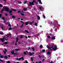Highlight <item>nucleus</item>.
Listing matches in <instances>:
<instances>
[{
    "instance_id": "nucleus-53",
    "label": "nucleus",
    "mask_w": 63,
    "mask_h": 63,
    "mask_svg": "<svg viewBox=\"0 0 63 63\" xmlns=\"http://www.w3.org/2000/svg\"><path fill=\"white\" fill-rule=\"evenodd\" d=\"M24 53L25 54H26V52H24Z\"/></svg>"
},
{
    "instance_id": "nucleus-11",
    "label": "nucleus",
    "mask_w": 63,
    "mask_h": 63,
    "mask_svg": "<svg viewBox=\"0 0 63 63\" xmlns=\"http://www.w3.org/2000/svg\"><path fill=\"white\" fill-rule=\"evenodd\" d=\"M37 0L39 2V4H42V2H41V0Z\"/></svg>"
},
{
    "instance_id": "nucleus-15",
    "label": "nucleus",
    "mask_w": 63,
    "mask_h": 63,
    "mask_svg": "<svg viewBox=\"0 0 63 63\" xmlns=\"http://www.w3.org/2000/svg\"><path fill=\"white\" fill-rule=\"evenodd\" d=\"M24 63H28V62H27V61H26V60H25L24 61V62H23Z\"/></svg>"
},
{
    "instance_id": "nucleus-41",
    "label": "nucleus",
    "mask_w": 63,
    "mask_h": 63,
    "mask_svg": "<svg viewBox=\"0 0 63 63\" xmlns=\"http://www.w3.org/2000/svg\"><path fill=\"white\" fill-rule=\"evenodd\" d=\"M25 32H26L27 33H29V32L27 31H25Z\"/></svg>"
},
{
    "instance_id": "nucleus-56",
    "label": "nucleus",
    "mask_w": 63,
    "mask_h": 63,
    "mask_svg": "<svg viewBox=\"0 0 63 63\" xmlns=\"http://www.w3.org/2000/svg\"><path fill=\"white\" fill-rule=\"evenodd\" d=\"M2 16V15L1 14H0V17H1Z\"/></svg>"
},
{
    "instance_id": "nucleus-64",
    "label": "nucleus",
    "mask_w": 63,
    "mask_h": 63,
    "mask_svg": "<svg viewBox=\"0 0 63 63\" xmlns=\"http://www.w3.org/2000/svg\"><path fill=\"white\" fill-rule=\"evenodd\" d=\"M16 63H18V62H16Z\"/></svg>"
},
{
    "instance_id": "nucleus-26",
    "label": "nucleus",
    "mask_w": 63,
    "mask_h": 63,
    "mask_svg": "<svg viewBox=\"0 0 63 63\" xmlns=\"http://www.w3.org/2000/svg\"><path fill=\"white\" fill-rule=\"evenodd\" d=\"M42 51L43 52H45V49H43L42 50Z\"/></svg>"
},
{
    "instance_id": "nucleus-40",
    "label": "nucleus",
    "mask_w": 63,
    "mask_h": 63,
    "mask_svg": "<svg viewBox=\"0 0 63 63\" xmlns=\"http://www.w3.org/2000/svg\"><path fill=\"white\" fill-rule=\"evenodd\" d=\"M39 8L40 10H42V8H41V7H39Z\"/></svg>"
},
{
    "instance_id": "nucleus-50",
    "label": "nucleus",
    "mask_w": 63,
    "mask_h": 63,
    "mask_svg": "<svg viewBox=\"0 0 63 63\" xmlns=\"http://www.w3.org/2000/svg\"><path fill=\"white\" fill-rule=\"evenodd\" d=\"M38 63H42V62H41V61H40L39 62H38Z\"/></svg>"
},
{
    "instance_id": "nucleus-45",
    "label": "nucleus",
    "mask_w": 63,
    "mask_h": 63,
    "mask_svg": "<svg viewBox=\"0 0 63 63\" xmlns=\"http://www.w3.org/2000/svg\"><path fill=\"white\" fill-rule=\"evenodd\" d=\"M23 24H22V25H21V27H23Z\"/></svg>"
},
{
    "instance_id": "nucleus-61",
    "label": "nucleus",
    "mask_w": 63,
    "mask_h": 63,
    "mask_svg": "<svg viewBox=\"0 0 63 63\" xmlns=\"http://www.w3.org/2000/svg\"><path fill=\"white\" fill-rule=\"evenodd\" d=\"M9 57H10V55H8Z\"/></svg>"
},
{
    "instance_id": "nucleus-20",
    "label": "nucleus",
    "mask_w": 63,
    "mask_h": 63,
    "mask_svg": "<svg viewBox=\"0 0 63 63\" xmlns=\"http://www.w3.org/2000/svg\"><path fill=\"white\" fill-rule=\"evenodd\" d=\"M8 43H7V42H5L4 43H3V44H6V45H7V44Z\"/></svg>"
},
{
    "instance_id": "nucleus-19",
    "label": "nucleus",
    "mask_w": 63,
    "mask_h": 63,
    "mask_svg": "<svg viewBox=\"0 0 63 63\" xmlns=\"http://www.w3.org/2000/svg\"><path fill=\"white\" fill-rule=\"evenodd\" d=\"M4 11V9H2L1 11L0 12V13H2V12H3V11Z\"/></svg>"
},
{
    "instance_id": "nucleus-13",
    "label": "nucleus",
    "mask_w": 63,
    "mask_h": 63,
    "mask_svg": "<svg viewBox=\"0 0 63 63\" xmlns=\"http://www.w3.org/2000/svg\"><path fill=\"white\" fill-rule=\"evenodd\" d=\"M18 38L17 37L16 38V42H18Z\"/></svg>"
},
{
    "instance_id": "nucleus-27",
    "label": "nucleus",
    "mask_w": 63,
    "mask_h": 63,
    "mask_svg": "<svg viewBox=\"0 0 63 63\" xmlns=\"http://www.w3.org/2000/svg\"><path fill=\"white\" fill-rule=\"evenodd\" d=\"M4 58H6V59H7V58L8 57L6 56H4Z\"/></svg>"
},
{
    "instance_id": "nucleus-25",
    "label": "nucleus",
    "mask_w": 63,
    "mask_h": 63,
    "mask_svg": "<svg viewBox=\"0 0 63 63\" xmlns=\"http://www.w3.org/2000/svg\"><path fill=\"white\" fill-rule=\"evenodd\" d=\"M0 8H2V7H3V5L1 4H0Z\"/></svg>"
},
{
    "instance_id": "nucleus-23",
    "label": "nucleus",
    "mask_w": 63,
    "mask_h": 63,
    "mask_svg": "<svg viewBox=\"0 0 63 63\" xmlns=\"http://www.w3.org/2000/svg\"><path fill=\"white\" fill-rule=\"evenodd\" d=\"M23 35H21V36L20 38L22 39V37H23Z\"/></svg>"
},
{
    "instance_id": "nucleus-21",
    "label": "nucleus",
    "mask_w": 63,
    "mask_h": 63,
    "mask_svg": "<svg viewBox=\"0 0 63 63\" xmlns=\"http://www.w3.org/2000/svg\"><path fill=\"white\" fill-rule=\"evenodd\" d=\"M40 48H43V46L42 45H41L40 46Z\"/></svg>"
},
{
    "instance_id": "nucleus-46",
    "label": "nucleus",
    "mask_w": 63,
    "mask_h": 63,
    "mask_svg": "<svg viewBox=\"0 0 63 63\" xmlns=\"http://www.w3.org/2000/svg\"><path fill=\"white\" fill-rule=\"evenodd\" d=\"M7 62V63H10V62L9 61H8Z\"/></svg>"
},
{
    "instance_id": "nucleus-59",
    "label": "nucleus",
    "mask_w": 63,
    "mask_h": 63,
    "mask_svg": "<svg viewBox=\"0 0 63 63\" xmlns=\"http://www.w3.org/2000/svg\"><path fill=\"white\" fill-rule=\"evenodd\" d=\"M21 20H23V19L21 18Z\"/></svg>"
},
{
    "instance_id": "nucleus-8",
    "label": "nucleus",
    "mask_w": 63,
    "mask_h": 63,
    "mask_svg": "<svg viewBox=\"0 0 63 63\" xmlns=\"http://www.w3.org/2000/svg\"><path fill=\"white\" fill-rule=\"evenodd\" d=\"M51 39L52 40H55V36H53L52 37Z\"/></svg>"
},
{
    "instance_id": "nucleus-1",
    "label": "nucleus",
    "mask_w": 63,
    "mask_h": 63,
    "mask_svg": "<svg viewBox=\"0 0 63 63\" xmlns=\"http://www.w3.org/2000/svg\"><path fill=\"white\" fill-rule=\"evenodd\" d=\"M47 47L48 49H52L51 50V51L53 49L54 51H55L56 49H58V48L57 47V46H55L53 48L52 47H49V46H48V45H47Z\"/></svg>"
},
{
    "instance_id": "nucleus-29",
    "label": "nucleus",
    "mask_w": 63,
    "mask_h": 63,
    "mask_svg": "<svg viewBox=\"0 0 63 63\" xmlns=\"http://www.w3.org/2000/svg\"><path fill=\"white\" fill-rule=\"evenodd\" d=\"M9 30H11L12 29V28L11 27L9 28Z\"/></svg>"
},
{
    "instance_id": "nucleus-9",
    "label": "nucleus",
    "mask_w": 63,
    "mask_h": 63,
    "mask_svg": "<svg viewBox=\"0 0 63 63\" xmlns=\"http://www.w3.org/2000/svg\"><path fill=\"white\" fill-rule=\"evenodd\" d=\"M4 49L5 50V51L4 50L3 51L4 52V53L5 54L6 53V52H7V50L6 49Z\"/></svg>"
},
{
    "instance_id": "nucleus-60",
    "label": "nucleus",
    "mask_w": 63,
    "mask_h": 63,
    "mask_svg": "<svg viewBox=\"0 0 63 63\" xmlns=\"http://www.w3.org/2000/svg\"><path fill=\"white\" fill-rule=\"evenodd\" d=\"M5 2H6V0H3Z\"/></svg>"
},
{
    "instance_id": "nucleus-44",
    "label": "nucleus",
    "mask_w": 63,
    "mask_h": 63,
    "mask_svg": "<svg viewBox=\"0 0 63 63\" xmlns=\"http://www.w3.org/2000/svg\"><path fill=\"white\" fill-rule=\"evenodd\" d=\"M21 15H22V16H24V14L22 13H21Z\"/></svg>"
},
{
    "instance_id": "nucleus-24",
    "label": "nucleus",
    "mask_w": 63,
    "mask_h": 63,
    "mask_svg": "<svg viewBox=\"0 0 63 63\" xmlns=\"http://www.w3.org/2000/svg\"><path fill=\"white\" fill-rule=\"evenodd\" d=\"M31 60H32V61H33V58L31 57Z\"/></svg>"
},
{
    "instance_id": "nucleus-35",
    "label": "nucleus",
    "mask_w": 63,
    "mask_h": 63,
    "mask_svg": "<svg viewBox=\"0 0 63 63\" xmlns=\"http://www.w3.org/2000/svg\"><path fill=\"white\" fill-rule=\"evenodd\" d=\"M27 10V9L26 8H24V11H26V10Z\"/></svg>"
},
{
    "instance_id": "nucleus-43",
    "label": "nucleus",
    "mask_w": 63,
    "mask_h": 63,
    "mask_svg": "<svg viewBox=\"0 0 63 63\" xmlns=\"http://www.w3.org/2000/svg\"><path fill=\"white\" fill-rule=\"evenodd\" d=\"M32 48L33 50V51H34V50H34V48L33 47V48Z\"/></svg>"
},
{
    "instance_id": "nucleus-57",
    "label": "nucleus",
    "mask_w": 63,
    "mask_h": 63,
    "mask_svg": "<svg viewBox=\"0 0 63 63\" xmlns=\"http://www.w3.org/2000/svg\"><path fill=\"white\" fill-rule=\"evenodd\" d=\"M44 60H45V59H43V60H42V62H44Z\"/></svg>"
},
{
    "instance_id": "nucleus-30",
    "label": "nucleus",
    "mask_w": 63,
    "mask_h": 63,
    "mask_svg": "<svg viewBox=\"0 0 63 63\" xmlns=\"http://www.w3.org/2000/svg\"><path fill=\"white\" fill-rule=\"evenodd\" d=\"M11 10L12 11H16V10H15V9H12Z\"/></svg>"
},
{
    "instance_id": "nucleus-63",
    "label": "nucleus",
    "mask_w": 63,
    "mask_h": 63,
    "mask_svg": "<svg viewBox=\"0 0 63 63\" xmlns=\"http://www.w3.org/2000/svg\"><path fill=\"white\" fill-rule=\"evenodd\" d=\"M6 41H7V40H8V39H6V40H5Z\"/></svg>"
},
{
    "instance_id": "nucleus-5",
    "label": "nucleus",
    "mask_w": 63,
    "mask_h": 63,
    "mask_svg": "<svg viewBox=\"0 0 63 63\" xmlns=\"http://www.w3.org/2000/svg\"><path fill=\"white\" fill-rule=\"evenodd\" d=\"M4 8L5 10V11L7 12H9V10L8 8L7 7H3Z\"/></svg>"
},
{
    "instance_id": "nucleus-18",
    "label": "nucleus",
    "mask_w": 63,
    "mask_h": 63,
    "mask_svg": "<svg viewBox=\"0 0 63 63\" xmlns=\"http://www.w3.org/2000/svg\"><path fill=\"white\" fill-rule=\"evenodd\" d=\"M37 18L39 20L40 19V16H37Z\"/></svg>"
},
{
    "instance_id": "nucleus-62",
    "label": "nucleus",
    "mask_w": 63,
    "mask_h": 63,
    "mask_svg": "<svg viewBox=\"0 0 63 63\" xmlns=\"http://www.w3.org/2000/svg\"><path fill=\"white\" fill-rule=\"evenodd\" d=\"M28 38H30V36H28Z\"/></svg>"
},
{
    "instance_id": "nucleus-12",
    "label": "nucleus",
    "mask_w": 63,
    "mask_h": 63,
    "mask_svg": "<svg viewBox=\"0 0 63 63\" xmlns=\"http://www.w3.org/2000/svg\"><path fill=\"white\" fill-rule=\"evenodd\" d=\"M51 53L50 52H47V55H49L50 54H51Z\"/></svg>"
},
{
    "instance_id": "nucleus-55",
    "label": "nucleus",
    "mask_w": 63,
    "mask_h": 63,
    "mask_svg": "<svg viewBox=\"0 0 63 63\" xmlns=\"http://www.w3.org/2000/svg\"><path fill=\"white\" fill-rule=\"evenodd\" d=\"M57 28H56V29H55V31H56V30H57Z\"/></svg>"
},
{
    "instance_id": "nucleus-2",
    "label": "nucleus",
    "mask_w": 63,
    "mask_h": 63,
    "mask_svg": "<svg viewBox=\"0 0 63 63\" xmlns=\"http://www.w3.org/2000/svg\"><path fill=\"white\" fill-rule=\"evenodd\" d=\"M35 2V1L33 0L32 3L30 2L29 3H30V4H29V6H32V5H34V2Z\"/></svg>"
},
{
    "instance_id": "nucleus-54",
    "label": "nucleus",
    "mask_w": 63,
    "mask_h": 63,
    "mask_svg": "<svg viewBox=\"0 0 63 63\" xmlns=\"http://www.w3.org/2000/svg\"><path fill=\"white\" fill-rule=\"evenodd\" d=\"M21 2H18V3L19 4H21Z\"/></svg>"
},
{
    "instance_id": "nucleus-7",
    "label": "nucleus",
    "mask_w": 63,
    "mask_h": 63,
    "mask_svg": "<svg viewBox=\"0 0 63 63\" xmlns=\"http://www.w3.org/2000/svg\"><path fill=\"white\" fill-rule=\"evenodd\" d=\"M8 36V37H9V36H11V33H9V34H7V35H6V36Z\"/></svg>"
},
{
    "instance_id": "nucleus-51",
    "label": "nucleus",
    "mask_w": 63,
    "mask_h": 63,
    "mask_svg": "<svg viewBox=\"0 0 63 63\" xmlns=\"http://www.w3.org/2000/svg\"><path fill=\"white\" fill-rule=\"evenodd\" d=\"M2 19H3V20H4V19H5V18H4V17H3L2 18Z\"/></svg>"
},
{
    "instance_id": "nucleus-42",
    "label": "nucleus",
    "mask_w": 63,
    "mask_h": 63,
    "mask_svg": "<svg viewBox=\"0 0 63 63\" xmlns=\"http://www.w3.org/2000/svg\"><path fill=\"white\" fill-rule=\"evenodd\" d=\"M0 34H1V35H3V33L2 32L0 33Z\"/></svg>"
},
{
    "instance_id": "nucleus-4",
    "label": "nucleus",
    "mask_w": 63,
    "mask_h": 63,
    "mask_svg": "<svg viewBox=\"0 0 63 63\" xmlns=\"http://www.w3.org/2000/svg\"><path fill=\"white\" fill-rule=\"evenodd\" d=\"M5 37H3V39L2 38H0V40L1 42H4L5 41Z\"/></svg>"
},
{
    "instance_id": "nucleus-58",
    "label": "nucleus",
    "mask_w": 63,
    "mask_h": 63,
    "mask_svg": "<svg viewBox=\"0 0 63 63\" xmlns=\"http://www.w3.org/2000/svg\"><path fill=\"white\" fill-rule=\"evenodd\" d=\"M17 45V44H16V43L15 44V45H16V46Z\"/></svg>"
},
{
    "instance_id": "nucleus-47",
    "label": "nucleus",
    "mask_w": 63,
    "mask_h": 63,
    "mask_svg": "<svg viewBox=\"0 0 63 63\" xmlns=\"http://www.w3.org/2000/svg\"><path fill=\"white\" fill-rule=\"evenodd\" d=\"M38 56L39 58H41V57L40 56V55H39Z\"/></svg>"
},
{
    "instance_id": "nucleus-38",
    "label": "nucleus",
    "mask_w": 63,
    "mask_h": 63,
    "mask_svg": "<svg viewBox=\"0 0 63 63\" xmlns=\"http://www.w3.org/2000/svg\"><path fill=\"white\" fill-rule=\"evenodd\" d=\"M47 37H48V38H50V36H49L48 35L47 36Z\"/></svg>"
},
{
    "instance_id": "nucleus-39",
    "label": "nucleus",
    "mask_w": 63,
    "mask_h": 63,
    "mask_svg": "<svg viewBox=\"0 0 63 63\" xmlns=\"http://www.w3.org/2000/svg\"><path fill=\"white\" fill-rule=\"evenodd\" d=\"M0 61H1V62H3V61L2 60L0 59Z\"/></svg>"
},
{
    "instance_id": "nucleus-16",
    "label": "nucleus",
    "mask_w": 63,
    "mask_h": 63,
    "mask_svg": "<svg viewBox=\"0 0 63 63\" xmlns=\"http://www.w3.org/2000/svg\"><path fill=\"white\" fill-rule=\"evenodd\" d=\"M10 15H12V11H10Z\"/></svg>"
},
{
    "instance_id": "nucleus-14",
    "label": "nucleus",
    "mask_w": 63,
    "mask_h": 63,
    "mask_svg": "<svg viewBox=\"0 0 63 63\" xmlns=\"http://www.w3.org/2000/svg\"><path fill=\"white\" fill-rule=\"evenodd\" d=\"M25 24H26V25H28V24L29 23V22H25Z\"/></svg>"
},
{
    "instance_id": "nucleus-52",
    "label": "nucleus",
    "mask_w": 63,
    "mask_h": 63,
    "mask_svg": "<svg viewBox=\"0 0 63 63\" xmlns=\"http://www.w3.org/2000/svg\"><path fill=\"white\" fill-rule=\"evenodd\" d=\"M21 22H22L23 24H24V23H23V22H22L21 21H20Z\"/></svg>"
},
{
    "instance_id": "nucleus-33",
    "label": "nucleus",
    "mask_w": 63,
    "mask_h": 63,
    "mask_svg": "<svg viewBox=\"0 0 63 63\" xmlns=\"http://www.w3.org/2000/svg\"><path fill=\"white\" fill-rule=\"evenodd\" d=\"M19 50V49H16L15 50Z\"/></svg>"
},
{
    "instance_id": "nucleus-10",
    "label": "nucleus",
    "mask_w": 63,
    "mask_h": 63,
    "mask_svg": "<svg viewBox=\"0 0 63 63\" xmlns=\"http://www.w3.org/2000/svg\"><path fill=\"white\" fill-rule=\"evenodd\" d=\"M34 54V53L33 52L32 53H30V52H29V54L30 55H33V54Z\"/></svg>"
},
{
    "instance_id": "nucleus-48",
    "label": "nucleus",
    "mask_w": 63,
    "mask_h": 63,
    "mask_svg": "<svg viewBox=\"0 0 63 63\" xmlns=\"http://www.w3.org/2000/svg\"><path fill=\"white\" fill-rule=\"evenodd\" d=\"M18 13H20V11H18L17 12Z\"/></svg>"
},
{
    "instance_id": "nucleus-28",
    "label": "nucleus",
    "mask_w": 63,
    "mask_h": 63,
    "mask_svg": "<svg viewBox=\"0 0 63 63\" xmlns=\"http://www.w3.org/2000/svg\"><path fill=\"white\" fill-rule=\"evenodd\" d=\"M34 25H35V26H37V24L36 23H34Z\"/></svg>"
},
{
    "instance_id": "nucleus-49",
    "label": "nucleus",
    "mask_w": 63,
    "mask_h": 63,
    "mask_svg": "<svg viewBox=\"0 0 63 63\" xmlns=\"http://www.w3.org/2000/svg\"><path fill=\"white\" fill-rule=\"evenodd\" d=\"M5 15L6 16H7V15H8V14H7V13L5 14Z\"/></svg>"
},
{
    "instance_id": "nucleus-31",
    "label": "nucleus",
    "mask_w": 63,
    "mask_h": 63,
    "mask_svg": "<svg viewBox=\"0 0 63 63\" xmlns=\"http://www.w3.org/2000/svg\"><path fill=\"white\" fill-rule=\"evenodd\" d=\"M27 1H25V2H24V4H25L26 3H27Z\"/></svg>"
},
{
    "instance_id": "nucleus-6",
    "label": "nucleus",
    "mask_w": 63,
    "mask_h": 63,
    "mask_svg": "<svg viewBox=\"0 0 63 63\" xmlns=\"http://www.w3.org/2000/svg\"><path fill=\"white\" fill-rule=\"evenodd\" d=\"M16 59V60H21V59L23 60L24 59H23V57H22L21 58H20L19 59L17 58Z\"/></svg>"
},
{
    "instance_id": "nucleus-34",
    "label": "nucleus",
    "mask_w": 63,
    "mask_h": 63,
    "mask_svg": "<svg viewBox=\"0 0 63 63\" xmlns=\"http://www.w3.org/2000/svg\"><path fill=\"white\" fill-rule=\"evenodd\" d=\"M43 18H45V16H44L43 15Z\"/></svg>"
},
{
    "instance_id": "nucleus-36",
    "label": "nucleus",
    "mask_w": 63,
    "mask_h": 63,
    "mask_svg": "<svg viewBox=\"0 0 63 63\" xmlns=\"http://www.w3.org/2000/svg\"><path fill=\"white\" fill-rule=\"evenodd\" d=\"M8 26L9 27H11V24H8Z\"/></svg>"
},
{
    "instance_id": "nucleus-37",
    "label": "nucleus",
    "mask_w": 63,
    "mask_h": 63,
    "mask_svg": "<svg viewBox=\"0 0 63 63\" xmlns=\"http://www.w3.org/2000/svg\"><path fill=\"white\" fill-rule=\"evenodd\" d=\"M51 45L52 46H54V44L53 43H52L51 44Z\"/></svg>"
},
{
    "instance_id": "nucleus-17",
    "label": "nucleus",
    "mask_w": 63,
    "mask_h": 63,
    "mask_svg": "<svg viewBox=\"0 0 63 63\" xmlns=\"http://www.w3.org/2000/svg\"><path fill=\"white\" fill-rule=\"evenodd\" d=\"M12 17L13 18H14V19L15 18H16V17H15V16H12Z\"/></svg>"
},
{
    "instance_id": "nucleus-32",
    "label": "nucleus",
    "mask_w": 63,
    "mask_h": 63,
    "mask_svg": "<svg viewBox=\"0 0 63 63\" xmlns=\"http://www.w3.org/2000/svg\"><path fill=\"white\" fill-rule=\"evenodd\" d=\"M0 58H3V56H0Z\"/></svg>"
},
{
    "instance_id": "nucleus-3",
    "label": "nucleus",
    "mask_w": 63,
    "mask_h": 63,
    "mask_svg": "<svg viewBox=\"0 0 63 63\" xmlns=\"http://www.w3.org/2000/svg\"><path fill=\"white\" fill-rule=\"evenodd\" d=\"M14 52H15V51L13 50L11 52V53L14 55H17V52H16L15 53H14Z\"/></svg>"
},
{
    "instance_id": "nucleus-22",
    "label": "nucleus",
    "mask_w": 63,
    "mask_h": 63,
    "mask_svg": "<svg viewBox=\"0 0 63 63\" xmlns=\"http://www.w3.org/2000/svg\"><path fill=\"white\" fill-rule=\"evenodd\" d=\"M34 23V21H33L32 22H30V24L31 25V24H32L33 23Z\"/></svg>"
}]
</instances>
